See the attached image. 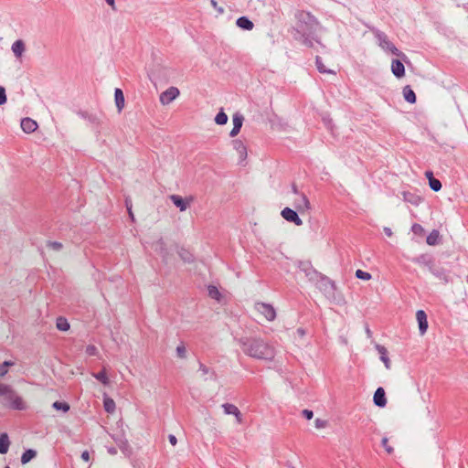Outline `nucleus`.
<instances>
[{"mask_svg":"<svg viewBox=\"0 0 468 468\" xmlns=\"http://www.w3.org/2000/svg\"><path fill=\"white\" fill-rule=\"evenodd\" d=\"M310 274V280L315 282V288L327 301L335 304H341L346 302L344 292L335 282L314 271Z\"/></svg>","mask_w":468,"mask_h":468,"instance_id":"f257e3e1","label":"nucleus"},{"mask_svg":"<svg viewBox=\"0 0 468 468\" xmlns=\"http://www.w3.org/2000/svg\"><path fill=\"white\" fill-rule=\"evenodd\" d=\"M252 314L259 321H272L276 313L273 307L268 303H257L252 309Z\"/></svg>","mask_w":468,"mask_h":468,"instance_id":"f03ea898","label":"nucleus"},{"mask_svg":"<svg viewBox=\"0 0 468 468\" xmlns=\"http://www.w3.org/2000/svg\"><path fill=\"white\" fill-rule=\"evenodd\" d=\"M246 352L256 358H267L271 356L272 352L267 345L260 341H253L246 347Z\"/></svg>","mask_w":468,"mask_h":468,"instance_id":"7ed1b4c3","label":"nucleus"},{"mask_svg":"<svg viewBox=\"0 0 468 468\" xmlns=\"http://www.w3.org/2000/svg\"><path fill=\"white\" fill-rule=\"evenodd\" d=\"M180 95L181 91L179 88L169 86L159 94L158 101L162 106L168 107L178 100Z\"/></svg>","mask_w":468,"mask_h":468,"instance_id":"20e7f679","label":"nucleus"},{"mask_svg":"<svg viewBox=\"0 0 468 468\" xmlns=\"http://www.w3.org/2000/svg\"><path fill=\"white\" fill-rule=\"evenodd\" d=\"M154 250L163 258H168L176 246L166 239L160 238L153 243Z\"/></svg>","mask_w":468,"mask_h":468,"instance_id":"39448f33","label":"nucleus"},{"mask_svg":"<svg viewBox=\"0 0 468 468\" xmlns=\"http://www.w3.org/2000/svg\"><path fill=\"white\" fill-rule=\"evenodd\" d=\"M0 395L5 396L8 399L10 406L13 407L14 410H22L24 406L23 400L9 386L0 384Z\"/></svg>","mask_w":468,"mask_h":468,"instance_id":"423d86ee","label":"nucleus"},{"mask_svg":"<svg viewBox=\"0 0 468 468\" xmlns=\"http://www.w3.org/2000/svg\"><path fill=\"white\" fill-rule=\"evenodd\" d=\"M231 156L238 163H241L246 159L247 149L241 141L234 140L232 142Z\"/></svg>","mask_w":468,"mask_h":468,"instance_id":"0eeeda50","label":"nucleus"},{"mask_svg":"<svg viewBox=\"0 0 468 468\" xmlns=\"http://www.w3.org/2000/svg\"><path fill=\"white\" fill-rule=\"evenodd\" d=\"M419 335L423 336L429 329L428 316L423 310H418L415 314Z\"/></svg>","mask_w":468,"mask_h":468,"instance_id":"6e6552de","label":"nucleus"},{"mask_svg":"<svg viewBox=\"0 0 468 468\" xmlns=\"http://www.w3.org/2000/svg\"><path fill=\"white\" fill-rule=\"evenodd\" d=\"M281 214L282 218L287 221L293 222L297 226H301L303 224V221L299 218L298 214L289 207L282 209Z\"/></svg>","mask_w":468,"mask_h":468,"instance_id":"1a4fd4ad","label":"nucleus"},{"mask_svg":"<svg viewBox=\"0 0 468 468\" xmlns=\"http://www.w3.org/2000/svg\"><path fill=\"white\" fill-rule=\"evenodd\" d=\"M243 124V117L236 113L232 116V129L229 133L231 137H235L240 131Z\"/></svg>","mask_w":468,"mask_h":468,"instance_id":"9d476101","label":"nucleus"},{"mask_svg":"<svg viewBox=\"0 0 468 468\" xmlns=\"http://www.w3.org/2000/svg\"><path fill=\"white\" fill-rule=\"evenodd\" d=\"M413 405L419 408H429L431 406L429 394L419 392V395L413 399Z\"/></svg>","mask_w":468,"mask_h":468,"instance_id":"9b49d317","label":"nucleus"},{"mask_svg":"<svg viewBox=\"0 0 468 468\" xmlns=\"http://www.w3.org/2000/svg\"><path fill=\"white\" fill-rule=\"evenodd\" d=\"M374 403L378 408H383L386 406V394L385 390L382 388H378L374 394Z\"/></svg>","mask_w":468,"mask_h":468,"instance_id":"f8f14e48","label":"nucleus"},{"mask_svg":"<svg viewBox=\"0 0 468 468\" xmlns=\"http://www.w3.org/2000/svg\"><path fill=\"white\" fill-rule=\"evenodd\" d=\"M21 128L27 133H33L37 129V123L30 118H24L21 121Z\"/></svg>","mask_w":468,"mask_h":468,"instance_id":"ddd939ff","label":"nucleus"},{"mask_svg":"<svg viewBox=\"0 0 468 468\" xmlns=\"http://www.w3.org/2000/svg\"><path fill=\"white\" fill-rule=\"evenodd\" d=\"M391 71L397 78H402L405 75V67L401 61L395 59L391 62Z\"/></svg>","mask_w":468,"mask_h":468,"instance_id":"4468645a","label":"nucleus"},{"mask_svg":"<svg viewBox=\"0 0 468 468\" xmlns=\"http://www.w3.org/2000/svg\"><path fill=\"white\" fill-rule=\"evenodd\" d=\"M318 70L325 75H335L336 72L335 67L325 65L321 59L317 58L316 60Z\"/></svg>","mask_w":468,"mask_h":468,"instance_id":"2eb2a0df","label":"nucleus"},{"mask_svg":"<svg viewBox=\"0 0 468 468\" xmlns=\"http://www.w3.org/2000/svg\"><path fill=\"white\" fill-rule=\"evenodd\" d=\"M171 199H172L174 205L176 207H178L180 209V211H185L190 204L189 200L183 199L178 196H173L171 197Z\"/></svg>","mask_w":468,"mask_h":468,"instance_id":"dca6fc26","label":"nucleus"},{"mask_svg":"<svg viewBox=\"0 0 468 468\" xmlns=\"http://www.w3.org/2000/svg\"><path fill=\"white\" fill-rule=\"evenodd\" d=\"M237 26L244 30H251L253 28V23L246 16H241L237 19Z\"/></svg>","mask_w":468,"mask_h":468,"instance_id":"f3484780","label":"nucleus"},{"mask_svg":"<svg viewBox=\"0 0 468 468\" xmlns=\"http://www.w3.org/2000/svg\"><path fill=\"white\" fill-rule=\"evenodd\" d=\"M207 293L210 298H212L216 301L219 302L223 299L222 292H220V290L218 287H216L214 285H210L207 287Z\"/></svg>","mask_w":468,"mask_h":468,"instance_id":"a211bd4d","label":"nucleus"},{"mask_svg":"<svg viewBox=\"0 0 468 468\" xmlns=\"http://www.w3.org/2000/svg\"><path fill=\"white\" fill-rule=\"evenodd\" d=\"M10 441L6 433L0 434V453L5 454L8 452Z\"/></svg>","mask_w":468,"mask_h":468,"instance_id":"6ab92c4d","label":"nucleus"},{"mask_svg":"<svg viewBox=\"0 0 468 468\" xmlns=\"http://www.w3.org/2000/svg\"><path fill=\"white\" fill-rule=\"evenodd\" d=\"M403 97L404 99L410 102V103H415L416 101V95L414 91L411 90L410 86H406L403 88Z\"/></svg>","mask_w":468,"mask_h":468,"instance_id":"aec40b11","label":"nucleus"},{"mask_svg":"<svg viewBox=\"0 0 468 468\" xmlns=\"http://www.w3.org/2000/svg\"><path fill=\"white\" fill-rule=\"evenodd\" d=\"M12 50L16 57L20 58L22 53L25 50V45H24L23 41L16 40L12 46Z\"/></svg>","mask_w":468,"mask_h":468,"instance_id":"412c9836","label":"nucleus"},{"mask_svg":"<svg viewBox=\"0 0 468 468\" xmlns=\"http://www.w3.org/2000/svg\"><path fill=\"white\" fill-rule=\"evenodd\" d=\"M440 237L438 230H432L427 237V243L431 246L436 245L440 241Z\"/></svg>","mask_w":468,"mask_h":468,"instance_id":"4be33fe9","label":"nucleus"},{"mask_svg":"<svg viewBox=\"0 0 468 468\" xmlns=\"http://www.w3.org/2000/svg\"><path fill=\"white\" fill-rule=\"evenodd\" d=\"M37 456V452L34 451V450H27L21 456V463L23 464H26L28 462H30L33 458H35Z\"/></svg>","mask_w":468,"mask_h":468,"instance_id":"5701e85b","label":"nucleus"},{"mask_svg":"<svg viewBox=\"0 0 468 468\" xmlns=\"http://www.w3.org/2000/svg\"><path fill=\"white\" fill-rule=\"evenodd\" d=\"M214 120L218 125H224L228 122L229 118H228V115L226 114V112L223 110H221L215 116Z\"/></svg>","mask_w":468,"mask_h":468,"instance_id":"b1692460","label":"nucleus"},{"mask_svg":"<svg viewBox=\"0 0 468 468\" xmlns=\"http://www.w3.org/2000/svg\"><path fill=\"white\" fill-rule=\"evenodd\" d=\"M428 176H429V185H430V187H431L434 192H438V191H440V190H441V182H440L438 179L434 178V177L432 176V175H431V174H429V175H428Z\"/></svg>","mask_w":468,"mask_h":468,"instance_id":"393cba45","label":"nucleus"},{"mask_svg":"<svg viewBox=\"0 0 468 468\" xmlns=\"http://www.w3.org/2000/svg\"><path fill=\"white\" fill-rule=\"evenodd\" d=\"M57 328L61 331H68L69 329V324L65 317L59 316L57 318L56 323Z\"/></svg>","mask_w":468,"mask_h":468,"instance_id":"a878e982","label":"nucleus"},{"mask_svg":"<svg viewBox=\"0 0 468 468\" xmlns=\"http://www.w3.org/2000/svg\"><path fill=\"white\" fill-rule=\"evenodd\" d=\"M404 199L407 202H410V203L414 204V205H419L422 201V199L419 196H414V195H411L410 193L404 194Z\"/></svg>","mask_w":468,"mask_h":468,"instance_id":"bb28decb","label":"nucleus"},{"mask_svg":"<svg viewBox=\"0 0 468 468\" xmlns=\"http://www.w3.org/2000/svg\"><path fill=\"white\" fill-rule=\"evenodd\" d=\"M378 352L380 355L381 361L384 363L385 367L388 368L390 366V362L387 351L385 350V348L381 347L378 348Z\"/></svg>","mask_w":468,"mask_h":468,"instance_id":"cd10ccee","label":"nucleus"},{"mask_svg":"<svg viewBox=\"0 0 468 468\" xmlns=\"http://www.w3.org/2000/svg\"><path fill=\"white\" fill-rule=\"evenodd\" d=\"M356 277L362 281L371 280V274L369 272L362 271V270L356 271Z\"/></svg>","mask_w":468,"mask_h":468,"instance_id":"c85d7f7f","label":"nucleus"},{"mask_svg":"<svg viewBox=\"0 0 468 468\" xmlns=\"http://www.w3.org/2000/svg\"><path fill=\"white\" fill-rule=\"evenodd\" d=\"M14 362L11 361H5L0 365V377H4L8 372V367L13 366Z\"/></svg>","mask_w":468,"mask_h":468,"instance_id":"c756f323","label":"nucleus"},{"mask_svg":"<svg viewBox=\"0 0 468 468\" xmlns=\"http://www.w3.org/2000/svg\"><path fill=\"white\" fill-rule=\"evenodd\" d=\"M176 352L177 356L180 358H185L186 356V348L182 344L176 346Z\"/></svg>","mask_w":468,"mask_h":468,"instance_id":"7c9ffc66","label":"nucleus"},{"mask_svg":"<svg viewBox=\"0 0 468 468\" xmlns=\"http://www.w3.org/2000/svg\"><path fill=\"white\" fill-rule=\"evenodd\" d=\"M381 444L384 447V449H385V451L387 452L388 454H392L394 452V448L391 447L388 444V438L384 437L382 439Z\"/></svg>","mask_w":468,"mask_h":468,"instance_id":"2f4dec72","label":"nucleus"},{"mask_svg":"<svg viewBox=\"0 0 468 468\" xmlns=\"http://www.w3.org/2000/svg\"><path fill=\"white\" fill-rule=\"evenodd\" d=\"M314 425L316 429H324L328 425V420L324 419L317 418L314 421Z\"/></svg>","mask_w":468,"mask_h":468,"instance_id":"473e14b6","label":"nucleus"},{"mask_svg":"<svg viewBox=\"0 0 468 468\" xmlns=\"http://www.w3.org/2000/svg\"><path fill=\"white\" fill-rule=\"evenodd\" d=\"M411 229V231H412V233H413V234L418 235V236L422 235V234H423V232H424V229H423V228H422V226H421V225H420V224H413V225L411 226V229Z\"/></svg>","mask_w":468,"mask_h":468,"instance_id":"72a5a7b5","label":"nucleus"},{"mask_svg":"<svg viewBox=\"0 0 468 468\" xmlns=\"http://www.w3.org/2000/svg\"><path fill=\"white\" fill-rule=\"evenodd\" d=\"M53 406L56 408V410H69V405L66 403L55 402Z\"/></svg>","mask_w":468,"mask_h":468,"instance_id":"f704fd0d","label":"nucleus"},{"mask_svg":"<svg viewBox=\"0 0 468 468\" xmlns=\"http://www.w3.org/2000/svg\"><path fill=\"white\" fill-rule=\"evenodd\" d=\"M6 101L5 90L3 87H0V104H4Z\"/></svg>","mask_w":468,"mask_h":468,"instance_id":"c9c22d12","label":"nucleus"},{"mask_svg":"<svg viewBox=\"0 0 468 468\" xmlns=\"http://www.w3.org/2000/svg\"><path fill=\"white\" fill-rule=\"evenodd\" d=\"M222 407L224 408V410H237L239 407V405L233 404V403H226V404H223Z\"/></svg>","mask_w":468,"mask_h":468,"instance_id":"e433bc0d","label":"nucleus"},{"mask_svg":"<svg viewBox=\"0 0 468 468\" xmlns=\"http://www.w3.org/2000/svg\"><path fill=\"white\" fill-rule=\"evenodd\" d=\"M126 207H127V210H128V213H129L131 218L133 219L134 216H133V213L132 210V202L131 201L126 200Z\"/></svg>","mask_w":468,"mask_h":468,"instance_id":"4c0bfd02","label":"nucleus"},{"mask_svg":"<svg viewBox=\"0 0 468 468\" xmlns=\"http://www.w3.org/2000/svg\"><path fill=\"white\" fill-rule=\"evenodd\" d=\"M97 378L99 380H101L102 383L106 384L107 383V377H106V374L104 372H101L98 376H97Z\"/></svg>","mask_w":468,"mask_h":468,"instance_id":"58836bf2","label":"nucleus"},{"mask_svg":"<svg viewBox=\"0 0 468 468\" xmlns=\"http://www.w3.org/2000/svg\"><path fill=\"white\" fill-rule=\"evenodd\" d=\"M383 231L385 232L386 236L388 238H391L393 236V231L391 228L389 227H384Z\"/></svg>","mask_w":468,"mask_h":468,"instance_id":"ea45409f","label":"nucleus"},{"mask_svg":"<svg viewBox=\"0 0 468 468\" xmlns=\"http://www.w3.org/2000/svg\"><path fill=\"white\" fill-rule=\"evenodd\" d=\"M86 352H87L90 356H93V355H95V353H96V347H95L94 346H89L87 347Z\"/></svg>","mask_w":468,"mask_h":468,"instance_id":"a19ab883","label":"nucleus"},{"mask_svg":"<svg viewBox=\"0 0 468 468\" xmlns=\"http://www.w3.org/2000/svg\"><path fill=\"white\" fill-rule=\"evenodd\" d=\"M387 49H388L390 53H392V54H395V55H397V56H400V54L399 53L398 49H397L396 48H394L393 46H389V45H388V46L387 47Z\"/></svg>","mask_w":468,"mask_h":468,"instance_id":"79ce46f5","label":"nucleus"},{"mask_svg":"<svg viewBox=\"0 0 468 468\" xmlns=\"http://www.w3.org/2000/svg\"><path fill=\"white\" fill-rule=\"evenodd\" d=\"M227 413H234L235 414V417L237 419V421L238 422H241V412L239 410H237V411H226Z\"/></svg>","mask_w":468,"mask_h":468,"instance_id":"37998d69","label":"nucleus"},{"mask_svg":"<svg viewBox=\"0 0 468 468\" xmlns=\"http://www.w3.org/2000/svg\"><path fill=\"white\" fill-rule=\"evenodd\" d=\"M81 459L85 462H89L90 461V453L88 451H84L81 454Z\"/></svg>","mask_w":468,"mask_h":468,"instance_id":"c03bdc74","label":"nucleus"},{"mask_svg":"<svg viewBox=\"0 0 468 468\" xmlns=\"http://www.w3.org/2000/svg\"><path fill=\"white\" fill-rule=\"evenodd\" d=\"M303 417L306 419V420H311L313 418V415H314V411H303Z\"/></svg>","mask_w":468,"mask_h":468,"instance_id":"a18cd8bd","label":"nucleus"},{"mask_svg":"<svg viewBox=\"0 0 468 468\" xmlns=\"http://www.w3.org/2000/svg\"><path fill=\"white\" fill-rule=\"evenodd\" d=\"M168 440H169L170 443H171L173 446H175V445L176 444V442H177V440H176V436H175V435H172V434H170V435L168 436Z\"/></svg>","mask_w":468,"mask_h":468,"instance_id":"49530a36","label":"nucleus"},{"mask_svg":"<svg viewBox=\"0 0 468 468\" xmlns=\"http://www.w3.org/2000/svg\"><path fill=\"white\" fill-rule=\"evenodd\" d=\"M211 4L218 10V13H223V8L221 6H218L216 1L212 0Z\"/></svg>","mask_w":468,"mask_h":468,"instance_id":"de8ad7c7","label":"nucleus"},{"mask_svg":"<svg viewBox=\"0 0 468 468\" xmlns=\"http://www.w3.org/2000/svg\"><path fill=\"white\" fill-rule=\"evenodd\" d=\"M118 94H119V108L121 107V103L122 104L123 103V97H122V91L119 90L118 91Z\"/></svg>","mask_w":468,"mask_h":468,"instance_id":"09e8293b","label":"nucleus"},{"mask_svg":"<svg viewBox=\"0 0 468 468\" xmlns=\"http://www.w3.org/2000/svg\"><path fill=\"white\" fill-rule=\"evenodd\" d=\"M303 203H304V208L308 209L309 208V202L306 198H303Z\"/></svg>","mask_w":468,"mask_h":468,"instance_id":"8fccbe9b","label":"nucleus"},{"mask_svg":"<svg viewBox=\"0 0 468 468\" xmlns=\"http://www.w3.org/2000/svg\"><path fill=\"white\" fill-rule=\"evenodd\" d=\"M106 2L113 8L114 7V0H106Z\"/></svg>","mask_w":468,"mask_h":468,"instance_id":"3c124183","label":"nucleus"},{"mask_svg":"<svg viewBox=\"0 0 468 468\" xmlns=\"http://www.w3.org/2000/svg\"><path fill=\"white\" fill-rule=\"evenodd\" d=\"M297 333L300 335H304V331L303 329H298L297 330Z\"/></svg>","mask_w":468,"mask_h":468,"instance_id":"603ef678","label":"nucleus"},{"mask_svg":"<svg viewBox=\"0 0 468 468\" xmlns=\"http://www.w3.org/2000/svg\"><path fill=\"white\" fill-rule=\"evenodd\" d=\"M105 407H106V410H109V409H108V408H109V403H108V401H105Z\"/></svg>","mask_w":468,"mask_h":468,"instance_id":"864d4df0","label":"nucleus"},{"mask_svg":"<svg viewBox=\"0 0 468 468\" xmlns=\"http://www.w3.org/2000/svg\"><path fill=\"white\" fill-rule=\"evenodd\" d=\"M117 95H118V92H117V90H115V100L117 101Z\"/></svg>","mask_w":468,"mask_h":468,"instance_id":"5fc2aeb1","label":"nucleus"},{"mask_svg":"<svg viewBox=\"0 0 468 468\" xmlns=\"http://www.w3.org/2000/svg\"><path fill=\"white\" fill-rule=\"evenodd\" d=\"M5 468H9V467H5Z\"/></svg>","mask_w":468,"mask_h":468,"instance_id":"6e6d98bb","label":"nucleus"}]
</instances>
